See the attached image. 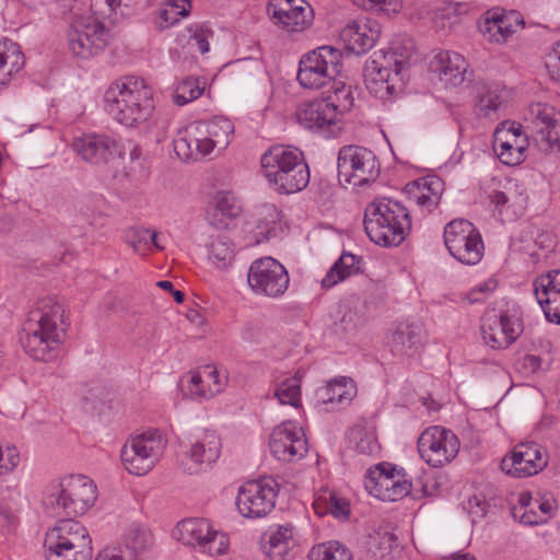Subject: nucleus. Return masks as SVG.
Listing matches in <instances>:
<instances>
[{
	"label": "nucleus",
	"instance_id": "nucleus-9",
	"mask_svg": "<svg viewBox=\"0 0 560 560\" xmlns=\"http://www.w3.org/2000/svg\"><path fill=\"white\" fill-rule=\"evenodd\" d=\"M342 68V54L331 46H320L303 55L296 79L305 89H322L334 81Z\"/></svg>",
	"mask_w": 560,
	"mask_h": 560
},
{
	"label": "nucleus",
	"instance_id": "nucleus-49",
	"mask_svg": "<svg viewBox=\"0 0 560 560\" xmlns=\"http://www.w3.org/2000/svg\"><path fill=\"white\" fill-rule=\"evenodd\" d=\"M209 258L222 268L228 266L233 259V249L230 241L224 237L213 240L209 248Z\"/></svg>",
	"mask_w": 560,
	"mask_h": 560
},
{
	"label": "nucleus",
	"instance_id": "nucleus-11",
	"mask_svg": "<svg viewBox=\"0 0 560 560\" xmlns=\"http://www.w3.org/2000/svg\"><path fill=\"white\" fill-rule=\"evenodd\" d=\"M165 443L158 430H149L124 445L120 454L121 462L130 474L145 475L155 466Z\"/></svg>",
	"mask_w": 560,
	"mask_h": 560
},
{
	"label": "nucleus",
	"instance_id": "nucleus-32",
	"mask_svg": "<svg viewBox=\"0 0 560 560\" xmlns=\"http://www.w3.org/2000/svg\"><path fill=\"white\" fill-rule=\"evenodd\" d=\"M422 328L416 324L401 323L392 335L390 351L396 357H412L421 347Z\"/></svg>",
	"mask_w": 560,
	"mask_h": 560
},
{
	"label": "nucleus",
	"instance_id": "nucleus-59",
	"mask_svg": "<svg viewBox=\"0 0 560 560\" xmlns=\"http://www.w3.org/2000/svg\"><path fill=\"white\" fill-rule=\"evenodd\" d=\"M520 522L525 525H538L546 522V517H541L536 511L533 509L524 510L518 513Z\"/></svg>",
	"mask_w": 560,
	"mask_h": 560
},
{
	"label": "nucleus",
	"instance_id": "nucleus-28",
	"mask_svg": "<svg viewBox=\"0 0 560 560\" xmlns=\"http://www.w3.org/2000/svg\"><path fill=\"white\" fill-rule=\"evenodd\" d=\"M468 65L463 56L454 51H441L431 61V69L447 86H457L465 81Z\"/></svg>",
	"mask_w": 560,
	"mask_h": 560
},
{
	"label": "nucleus",
	"instance_id": "nucleus-40",
	"mask_svg": "<svg viewBox=\"0 0 560 560\" xmlns=\"http://www.w3.org/2000/svg\"><path fill=\"white\" fill-rule=\"evenodd\" d=\"M199 121L207 136L213 140L214 148L223 150L230 144L234 132V125L230 119L222 116H215L210 120Z\"/></svg>",
	"mask_w": 560,
	"mask_h": 560
},
{
	"label": "nucleus",
	"instance_id": "nucleus-44",
	"mask_svg": "<svg viewBox=\"0 0 560 560\" xmlns=\"http://www.w3.org/2000/svg\"><path fill=\"white\" fill-rule=\"evenodd\" d=\"M308 560H352V553L338 541H329L314 546L308 552Z\"/></svg>",
	"mask_w": 560,
	"mask_h": 560
},
{
	"label": "nucleus",
	"instance_id": "nucleus-60",
	"mask_svg": "<svg viewBox=\"0 0 560 560\" xmlns=\"http://www.w3.org/2000/svg\"><path fill=\"white\" fill-rule=\"evenodd\" d=\"M166 4L174 9L182 18H186L190 13V0H168Z\"/></svg>",
	"mask_w": 560,
	"mask_h": 560
},
{
	"label": "nucleus",
	"instance_id": "nucleus-25",
	"mask_svg": "<svg viewBox=\"0 0 560 560\" xmlns=\"http://www.w3.org/2000/svg\"><path fill=\"white\" fill-rule=\"evenodd\" d=\"M221 441L214 432H205L203 435L191 444L183 454L180 465L188 474H198L203 467L213 464L220 456Z\"/></svg>",
	"mask_w": 560,
	"mask_h": 560
},
{
	"label": "nucleus",
	"instance_id": "nucleus-3",
	"mask_svg": "<svg viewBox=\"0 0 560 560\" xmlns=\"http://www.w3.org/2000/svg\"><path fill=\"white\" fill-rule=\"evenodd\" d=\"M261 173L278 194L302 191L310 183V168L296 148L273 145L260 158Z\"/></svg>",
	"mask_w": 560,
	"mask_h": 560
},
{
	"label": "nucleus",
	"instance_id": "nucleus-7",
	"mask_svg": "<svg viewBox=\"0 0 560 560\" xmlns=\"http://www.w3.org/2000/svg\"><path fill=\"white\" fill-rule=\"evenodd\" d=\"M92 540L84 526L73 520H61L46 535L47 560H91Z\"/></svg>",
	"mask_w": 560,
	"mask_h": 560
},
{
	"label": "nucleus",
	"instance_id": "nucleus-10",
	"mask_svg": "<svg viewBox=\"0 0 560 560\" xmlns=\"http://www.w3.org/2000/svg\"><path fill=\"white\" fill-rule=\"evenodd\" d=\"M338 179L340 183L364 186L380 175L375 154L360 145H345L338 153Z\"/></svg>",
	"mask_w": 560,
	"mask_h": 560
},
{
	"label": "nucleus",
	"instance_id": "nucleus-39",
	"mask_svg": "<svg viewBox=\"0 0 560 560\" xmlns=\"http://www.w3.org/2000/svg\"><path fill=\"white\" fill-rule=\"evenodd\" d=\"M313 508L318 515L331 514L335 518L346 521L350 514L349 501L334 491H325L318 495Z\"/></svg>",
	"mask_w": 560,
	"mask_h": 560
},
{
	"label": "nucleus",
	"instance_id": "nucleus-34",
	"mask_svg": "<svg viewBox=\"0 0 560 560\" xmlns=\"http://www.w3.org/2000/svg\"><path fill=\"white\" fill-rule=\"evenodd\" d=\"M212 526L205 518H187L179 522L173 536L184 545L199 549L200 545L210 535Z\"/></svg>",
	"mask_w": 560,
	"mask_h": 560
},
{
	"label": "nucleus",
	"instance_id": "nucleus-58",
	"mask_svg": "<svg viewBox=\"0 0 560 560\" xmlns=\"http://www.w3.org/2000/svg\"><path fill=\"white\" fill-rule=\"evenodd\" d=\"M180 15L175 12L170 5L165 4L159 12V26L160 28L170 27L174 25Z\"/></svg>",
	"mask_w": 560,
	"mask_h": 560
},
{
	"label": "nucleus",
	"instance_id": "nucleus-6",
	"mask_svg": "<svg viewBox=\"0 0 560 560\" xmlns=\"http://www.w3.org/2000/svg\"><path fill=\"white\" fill-rule=\"evenodd\" d=\"M96 486L85 476H69L49 485L44 503L55 516L72 520L83 515L96 501Z\"/></svg>",
	"mask_w": 560,
	"mask_h": 560
},
{
	"label": "nucleus",
	"instance_id": "nucleus-50",
	"mask_svg": "<svg viewBox=\"0 0 560 560\" xmlns=\"http://www.w3.org/2000/svg\"><path fill=\"white\" fill-rule=\"evenodd\" d=\"M228 536L224 533L211 528L210 535H207L198 550L210 556H217L224 553L228 549Z\"/></svg>",
	"mask_w": 560,
	"mask_h": 560
},
{
	"label": "nucleus",
	"instance_id": "nucleus-55",
	"mask_svg": "<svg viewBox=\"0 0 560 560\" xmlns=\"http://www.w3.org/2000/svg\"><path fill=\"white\" fill-rule=\"evenodd\" d=\"M240 207L234 202L230 196H221L217 200L214 208V215L221 214L225 219L236 218L240 213Z\"/></svg>",
	"mask_w": 560,
	"mask_h": 560
},
{
	"label": "nucleus",
	"instance_id": "nucleus-41",
	"mask_svg": "<svg viewBox=\"0 0 560 560\" xmlns=\"http://www.w3.org/2000/svg\"><path fill=\"white\" fill-rule=\"evenodd\" d=\"M124 545L132 555L141 556L152 549L154 538L147 526L132 524L125 534Z\"/></svg>",
	"mask_w": 560,
	"mask_h": 560
},
{
	"label": "nucleus",
	"instance_id": "nucleus-64",
	"mask_svg": "<svg viewBox=\"0 0 560 560\" xmlns=\"http://www.w3.org/2000/svg\"><path fill=\"white\" fill-rule=\"evenodd\" d=\"M397 544V538L394 534L384 533L381 537L380 546L384 550H392V548Z\"/></svg>",
	"mask_w": 560,
	"mask_h": 560
},
{
	"label": "nucleus",
	"instance_id": "nucleus-21",
	"mask_svg": "<svg viewBox=\"0 0 560 560\" xmlns=\"http://www.w3.org/2000/svg\"><path fill=\"white\" fill-rule=\"evenodd\" d=\"M73 151L86 163L106 165L115 155L122 158L119 142L104 133H89L72 142Z\"/></svg>",
	"mask_w": 560,
	"mask_h": 560
},
{
	"label": "nucleus",
	"instance_id": "nucleus-48",
	"mask_svg": "<svg viewBox=\"0 0 560 560\" xmlns=\"http://www.w3.org/2000/svg\"><path fill=\"white\" fill-rule=\"evenodd\" d=\"M188 44L196 47L201 54L210 49L209 38L212 37V31L205 24L195 23L187 27Z\"/></svg>",
	"mask_w": 560,
	"mask_h": 560
},
{
	"label": "nucleus",
	"instance_id": "nucleus-30",
	"mask_svg": "<svg viewBox=\"0 0 560 560\" xmlns=\"http://www.w3.org/2000/svg\"><path fill=\"white\" fill-rule=\"evenodd\" d=\"M186 389L194 399H209L221 393L223 383L215 366L205 365L191 373Z\"/></svg>",
	"mask_w": 560,
	"mask_h": 560
},
{
	"label": "nucleus",
	"instance_id": "nucleus-19",
	"mask_svg": "<svg viewBox=\"0 0 560 560\" xmlns=\"http://www.w3.org/2000/svg\"><path fill=\"white\" fill-rule=\"evenodd\" d=\"M548 464L546 450L536 442L518 443L501 460V469L514 478H525L541 471Z\"/></svg>",
	"mask_w": 560,
	"mask_h": 560
},
{
	"label": "nucleus",
	"instance_id": "nucleus-35",
	"mask_svg": "<svg viewBox=\"0 0 560 560\" xmlns=\"http://www.w3.org/2000/svg\"><path fill=\"white\" fill-rule=\"evenodd\" d=\"M361 260L362 257L343 252L323 278L322 287L330 289L339 282L358 275L361 271Z\"/></svg>",
	"mask_w": 560,
	"mask_h": 560
},
{
	"label": "nucleus",
	"instance_id": "nucleus-38",
	"mask_svg": "<svg viewBox=\"0 0 560 560\" xmlns=\"http://www.w3.org/2000/svg\"><path fill=\"white\" fill-rule=\"evenodd\" d=\"M523 25V21L518 20V14L510 12L505 15H493L485 22V34L489 35V39L495 43L505 42L516 27Z\"/></svg>",
	"mask_w": 560,
	"mask_h": 560
},
{
	"label": "nucleus",
	"instance_id": "nucleus-16",
	"mask_svg": "<svg viewBox=\"0 0 560 560\" xmlns=\"http://www.w3.org/2000/svg\"><path fill=\"white\" fill-rule=\"evenodd\" d=\"M364 487L373 497L394 502L408 495L412 485L389 463H381L366 471Z\"/></svg>",
	"mask_w": 560,
	"mask_h": 560
},
{
	"label": "nucleus",
	"instance_id": "nucleus-2",
	"mask_svg": "<svg viewBox=\"0 0 560 560\" xmlns=\"http://www.w3.org/2000/svg\"><path fill=\"white\" fill-rule=\"evenodd\" d=\"M65 310L55 298L38 300L28 312L20 342L24 351L35 360L51 361L58 354V347L65 335Z\"/></svg>",
	"mask_w": 560,
	"mask_h": 560
},
{
	"label": "nucleus",
	"instance_id": "nucleus-17",
	"mask_svg": "<svg viewBox=\"0 0 560 560\" xmlns=\"http://www.w3.org/2000/svg\"><path fill=\"white\" fill-rule=\"evenodd\" d=\"M247 281L256 293L278 298L287 291L290 278L283 265L271 257H265L250 265Z\"/></svg>",
	"mask_w": 560,
	"mask_h": 560
},
{
	"label": "nucleus",
	"instance_id": "nucleus-62",
	"mask_svg": "<svg viewBox=\"0 0 560 560\" xmlns=\"http://www.w3.org/2000/svg\"><path fill=\"white\" fill-rule=\"evenodd\" d=\"M517 502H518L520 506L518 508L515 506L512 510V515L514 518H517L518 513H521L522 511L526 510L527 508H529L532 505L533 498L529 492H521L518 494Z\"/></svg>",
	"mask_w": 560,
	"mask_h": 560
},
{
	"label": "nucleus",
	"instance_id": "nucleus-23",
	"mask_svg": "<svg viewBox=\"0 0 560 560\" xmlns=\"http://www.w3.org/2000/svg\"><path fill=\"white\" fill-rule=\"evenodd\" d=\"M267 12L288 32H300L312 22V9L305 0H271Z\"/></svg>",
	"mask_w": 560,
	"mask_h": 560
},
{
	"label": "nucleus",
	"instance_id": "nucleus-52",
	"mask_svg": "<svg viewBox=\"0 0 560 560\" xmlns=\"http://www.w3.org/2000/svg\"><path fill=\"white\" fill-rule=\"evenodd\" d=\"M468 504L472 522L486 517L497 506L494 499H487L482 492L471 495Z\"/></svg>",
	"mask_w": 560,
	"mask_h": 560
},
{
	"label": "nucleus",
	"instance_id": "nucleus-29",
	"mask_svg": "<svg viewBox=\"0 0 560 560\" xmlns=\"http://www.w3.org/2000/svg\"><path fill=\"white\" fill-rule=\"evenodd\" d=\"M516 129L495 131L493 149L499 160L505 165H517L524 160L526 139H521Z\"/></svg>",
	"mask_w": 560,
	"mask_h": 560
},
{
	"label": "nucleus",
	"instance_id": "nucleus-46",
	"mask_svg": "<svg viewBox=\"0 0 560 560\" xmlns=\"http://www.w3.org/2000/svg\"><path fill=\"white\" fill-rule=\"evenodd\" d=\"M300 387V378H298L296 376L285 378L277 387L275 396L282 405L298 407L301 396Z\"/></svg>",
	"mask_w": 560,
	"mask_h": 560
},
{
	"label": "nucleus",
	"instance_id": "nucleus-4",
	"mask_svg": "<svg viewBox=\"0 0 560 560\" xmlns=\"http://www.w3.org/2000/svg\"><path fill=\"white\" fill-rule=\"evenodd\" d=\"M104 101L107 113L126 127L147 121L154 110L151 89L136 77H127L112 84L105 92Z\"/></svg>",
	"mask_w": 560,
	"mask_h": 560
},
{
	"label": "nucleus",
	"instance_id": "nucleus-54",
	"mask_svg": "<svg viewBox=\"0 0 560 560\" xmlns=\"http://www.w3.org/2000/svg\"><path fill=\"white\" fill-rule=\"evenodd\" d=\"M20 463V454L14 445L0 447V476L12 472Z\"/></svg>",
	"mask_w": 560,
	"mask_h": 560
},
{
	"label": "nucleus",
	"instance_id": "nucleus-37",
	"mask_svg": "<svg viewBox=\"0 0 560 560\" xmlns=\"http://www.w3.org/2000/svg\"><path fill=\"white\" fill-rule=\"evenodd\" d=\"M25 63L20 46L11 39L0 44V85L7 84L13 73L19 72Z\"/></svg>",
	"mask_w": 560,
	"mask_h": 560
},
{
	"label": "nucleus",
	"instance_id": "nucleus-31",
	"mask_svg": "<svg viewBox=\"0 0 560 560\" xmlns=\"http://www.w3.org/2000/svg\"><path fill=\"white\" fill-rule=\"evenodd\" d=\"M410 199L428 212L440 203L444 191V182L439 176H428L407 185Z\"/></svg>",
	"mask_w": 560,
	"mask_h": 560
},
{
	"label": "nucleus",
	"instance_id": "nucleus-61",
	"mask_svg": "<svg viewBox=\"0 0 560 560\" xmlns=\"http://www.w3.org/2000/svg\"><path fill=\"white\" fill-rule=\"evenodd\" d=\"M119 150L122 152L121 159L125 158L126 151H129V159L131 161H136V160L140 159V156L142 154L141 148L132 141L119 143Z\"/></svg>",
	"mask_w": 560,
	"mask_h": 560
},
{
	"label": "nucleus",
	"instance_id": "nucleus-24",
	"mask_svg": "<svg viewBox=\"0 0 560 560\" xmlns=\"http://www.w3.org/2000/svg\"><path fill=\"white\" fill-rule=\"evenodd\" d=\"M214 149L213 140L207 136L200 121L190 122L174 140V151L185 162L200 160Z\"/></svg>",
	"mask_w": 560,
	"mask_h": 560
},
{
	"label": "nucleus",
	"instance_id": "nucleus-20",
	"mask_svg": "<svg viewBox=\"0 0 560 560\" xmlns=\"http://www.w3.org/2000/svg\"><path fill=\"white\" fill-rule=\"evenodd\" d=\"M272 455L281 462H296L307 453V442L302 429L291 421L282 422L276 427L269 440Z\"/></svg>",
	"mask_w": 560,
	"mask_h": 560
},
{
	"label": "nucleus",
	"instance_id": "nucleus-13",
	"mask_svg": "<svg viewBox=\"0 0 560 560\" xmlns=\"http://www.w3.org/2000/svg\"><path fill=\"white\" fill-rule=\"evenodd\" d=\"M444 243L450 254L465 265H476L483 255L479 231L468 220H453L444 228Z\"/></svg>",
	"mask_w": 560,
	"mask_h": 560
},
{
	"label": "nucleus",
	"instance_id": "nucleus-47",
	"mask_svg": "<svg viewBox=\"0 0 560 560\" xmlns=\"http://www.w3.org/2000/svg\"><path fill=\"white\" fill-rule=\"evenodd\" d=\"M332 94L327 97H323L324 100H334V105L339 110V116L346 110H349L353 105V95L351 85H347L341 81H331Z\"/></svg>",
	"mask_w": 560,
	"mask_h": 560
},
{
	"label": "nucleus",
	"instance_id": "nucleus-45",
	"mask_svg": "<svg viewBox=\"0 0 560 560\" xmlns=\"http://www.w3.org/2000/svg\"><path fill=\"white\" fill-rule=\"evenodd\" d=\"M205 90V82L199 78H185L176 86L173 101L178 106H184L197 100Z\"/></svg>",
	"mask_w": 560,
	"mask_h": 560
},
{
	"label": "nucleus",
	"instance_id": "nucleus-14",
	"mask_svg": "<svg viewBox=\"0 0 560 560\" xmlns=\"http://www.w3.org/2000/svg\"><path fill=\"white\" fill-rule=\"evenodd\" d=\"M298 121L305 129L325 138H332L342 130L339 110L334 100L316 98L304 103L296 113Z\"/></svg>",
	"mask_w": 560,
	"mask_h": 560
},
{
	"label": "nucleus",
	"instance_id": "nucleus-63",
	"mask_svg": "<svg viewBox=\"0 0 560 560\" xmlns=\"http://www.w3.org/2000/svg\"><path fill=\"white\" fill-rule=\"evenodd\" d=\"M535 505H537L540 512L539 515H541V517H546V521L552 515L555 510V501L549 499L542 501L535 500Z\"/></svg>",
	"mask_w": 560,
	"mask_h": 560
},
{
	"label": "nucleus",
	"instance_id": "nucleus-22",
	"mask_svg": "<svg viewBox=\"0 0 560 560\" xmlns=\"http://www.w3.org/2000/svg\"><path fill=\"white\" fill-rule=\"evenodd\" d=\"M534 139L540 150L547 152L560 150V122L556 110L547 104H533L529 107Z\"/></svg>",
	"mask_w": 560,
	"mask_h": 560
},
{
	"label": "nucleus",
	"instance_id": "nucleus-33",
	"mask_svg": "<svg viewBox=\"0 0 560 560\" xmlns=\"http://www.w3.org/2000/svg\"><path fill=\"white\" fill-rule=\"evenodd\" d=\"M293 546V528L291 525H283L265 536L261 550L269 560H285Z\"/></svg>",
	"mask_w": 560,
	"mask_h": 560
},
{
	"label": "nucleus",
	"instance_id": "nucleus-43",
	"mask_svg": "<svg viewBox=\"0 0 560 560\" xmlns=\"http://www.w3.org/2000/svg\"><path fill=\"white\" fill-rule=\"evenodd\" d=\"M350 440L354 450L363 455H375L380 452V444L373 430L364 427H355L350 432Z\"/></svg>",
	"mask_w": 560,
	"mask_h": 560
},
{
	"label": "nucleus",
	"instance_id": "nucleus-51",
	"mask_svg": "<svg viewBox=\"0 0 560 560\" xmlns=\"http://www.w3.org/2000/svg\"><path fill=\"white\" fill-rule=\"evenodd\" d=\"M150 230L144 228H130L125 233L126 242L132 247L133 252L140 255L148 253V240Z\"/></svg>",
	"mask_w": 560,
	"mask_h": 560
},
{
	"label": "nucleus",
	"instance_id": "nucleus-5",
	"mask_svg": "<svg viewBox=\"0 0 560 560\" xmlns=\"http://www.w3.org/2000/svg\"><path fill=\"white\" fill-rule=\"evenodd\" d=\"M364 230L369 238L383 247L400 245L411 230L409 210L390 198H376L365 208Z\"/></svg>",
	"mask_w": 560,
	"mask_h": 560
},
{
	"label": "nucleus",
	"instance_id": "nucleus-53",
	"mask_svg": "<svg viewBox=\"0 0 560 560\" xmlns=\"http://www.w3.org/2000/svg\"><path fill=\"white\" fill-rule=\"evenodd\" d=\"M352 2L364 10L381 11L386 14L396 13L400 9V0H352Z\"/></svg>",
	"mask_w": 560,
	"mask_h": 560
},
{
	"label": "nucleus",
	"instance_id": "nucleus-15",
	"mask_svg": "<svg viewBox=\"0 0 560 560\" xmlns=\"http://www.w3.org/2000/svg\"><path fill=\"white\" fill-rule=\"evenodd\" d=\"M418 451L421 458L431 467H443L458 454L459 441L451 430L431 427L420 434Z\"/></svg>",
	"mask_w": 560,
	"mask_h": 560
},
{
	"label": "nucleus",
	"instance_id": "nucleus-42",
	"mask_svg": "<svg viewBox=\"0 0 560 560\" xmlns=\"http://www.w3.org/2000/svg\"><path fill=\"white\" fill-rule=\"evenodd\" d=\"M502 104V100L497 90L486 84L476 88V112L479 116L490 117L495 114Z\"/></svg>",
	"mask_w": 560,
	"mask_h": 560
},
{
	"label": "nucleus",
	"instance_id": "nucleus-26",
	"mask_svg": "<svg viewBox=\"0 0 560 560\" xmlns=\"http://www.w3.org/2000/svg\"><path fill=\"white\" fill-rule=\"evenodd\" d=\"M380 25L371 19H358L349 22L340 32L346 49L362 55L370 50L380 37Z\"/></svg>",
	"mask_w": 560,
	"mask_h": 560
},
{
	"label": "nucleus",
	"instance_id": "nucleus-1",
	"mask_svg": "<svg viewBox=\"0 0 560 560\" xmlns=\"http://www.w3.org/2000/svg\"><path fill=\"white\" fill-rule=\"evenodd\" d=\"M415 55V43L407 37L393 40L388 51H375L363 69L364 82L370 93L377 98L387 100L402 92Z\"/></svg>",
	"mask_w": 560,
	"mask_h": 560
},
{
	"label": "nucleus",
	"instance_id": "nucleus-8",
	"mask_svg": "<svg viewBox=\"0 0 560 560\" xmlns=\"http://www.w3.org/2000/svg\"><path fill=\"white\" fill-rule=\"evenodd\" d=\"M98 4L96 0L91 5L92 14L77 19L68 32L69 49L75 57L89 59L109 44L110 28L104 21V12L96 10Z\"/></svg>",
	"mask_w": 560,
	"mask_h": 560
},
{
	"label": "nucleus",
	"instance_id": "nucleus-18",
	"mask_svg": "<svg viewBox=\"0 0 560 560\" xmlns=\"http://www.w3.org/2000/svg\"><path fill=\"white\" fill-rule=\"evenodd\" d=\"M480 329L486 345L492 349H505L517 340L524 326L521 317L516 314L497 313L491 310L483 314Z\"/></svg>",
	"mask_w": 560,
	"mask_h": 560
},
{
	"label": "nucleus",
	"instance_id": "nucleus-12",
	"mask_svg": "<svg viewBox=\"0 0 560 560\" xmlns=\"http://www.w3.org/2000/svg\"><path fill=\"white\" fill-rule=\"evenodd\" d=\"M279 483L272 477L252 480L238 489L235 500L238 512L244 517L260 518L276 506Z\"/></svg>",
	"mask_w": 560,
	"mask_h": 560
},
{
	"label": "nucleus",
	"instance_id": "nucleus-56",
	"mask_svg": "<svg viewBox=\"0 0 560 560\" xmlns=\"http://www.w3.org/2000/svg\"><path fill=\"white\" fill-rule=\"evenodd\" d=\"M546 68L550 78L560 82V40L555 43L546 58Z\"/></svg>",
	"mask_w": 560,
	"mask_h": 560
},
{
	"label": "nucleus",
	"instance_id": "nucleus-27",
	"mask_svg": "<svg viewBox=\"0 0 560 560\" xmlns=\"http://www.w3.org/2000/svg\"><path fill=\"white\" fill-rule=\"evenodd\" d=\"M533 285L547 320L560 325V269L536 278Z\"/></svg>",
	"mask_w": 560,
	"mask_h": 560
},
{
	"label": "nucleus",
	"instance_id": "nucleus-57",
	"mask_svg": "<svg viewBox=\"0 0 560 560\" xmlns=\"http://www.w3.org/2000/svg\"><path fill=\"white\" fill-rule=\"evenodd\" d=\"M241 338L248 343H260L264 338L262 328L258 324L248 323L242 328Z\"/></svg>",
	"mask_w": 560,
	"mask_h": 560
},
{
	"label": "nucleus",
	"instance_id": "nucleus-36",
	"mask_svg": "<svg viewBox=\"0 0 560 560\" xmlns=\"http://www.w3.org/2000/svg\"><path fill=\"white\" fill-rule=\"evenodd\" d=\"M355 394V386L350 377L341 376L328 382L316 392L318 401L324 405L337 402L347 405Z\"/></svg>",
	"mask_w": 560,
	"mask_h": 560
}]
</instances>
